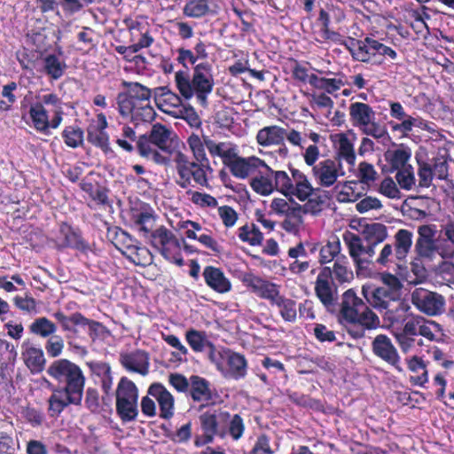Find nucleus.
I'll return each mask as SVG.
<instances>
[{
    "mask_svg": "<svg viewBox=\"0 0 454 454\" xmlns=\"http://www.w3.org/2000/svg\"><path fill=\"white\" fill-rule=\"evenodd\" d=\"M249 184L261 196H269L278 191L286 197H295L300 201L307 200L315 191L307 176L301 170L292 168L290 176L284 170L272 169L267 163L251 177Z\"/></svg>",
    "mask_w": 454,
    "mask_h": 454,
    "instance_id": "obj_1",
    "label": "nucleus"
},
{
    "mask_svg": "<svg viewBox=\"0 0 454 454\" xmlns=\"http://www.w3.org/2000/svg\"><path fill=\"white\" fill-rule=\"evenodd\" d=\"M175 83L184 99L195 97L197 103L206 107L215 83L213 66L207 61L195 65L192 77L187 71H177L175 74Z\"/></svg>",
    "mask_w": 454,
    "mask_h": 454,
    "instance_id": "obj_2",
    "label": "nucleus"
},
{
    "mask_svg": "<svg viewBox=\"0 0 454 454\" xmlns=\"http://www.w3.org/2000/svg\"><path fill=\"white\" fill-rule=\"evenodd\" d=\"M27 115L30 127L43 135L58 129L63 121V102L54 93L37 94L35 101L30 103Z\"/></svg>",
    "mask_w": 454,
    "mask_h": 454,
    "instance_id": "obj_3",
    "label": "nucleus"
},
{
    "mask_svg": "<svg viewBox=\"0 0 454 454\" xmlns=\"http://www.w3.org/2000/svg\"><path fill=\"white\" fill-rule=\"evenodd\" d=\"M122 85L128 89V93H120L117 97L120 114L130 117L136 123L152 121L156 113L151 106V90L138 82H123Z\"/></svg>",
    "mask_w": 454,
    "mask_h": 454,
    "instance_id": "obj_4",
    "label": "nucleus"
},
{
    "mask_svg": "<svg viewBox=\"0 0 454 454\" xmlns=\"http://www.w3.org/2000/svg\"><path fill=\"white\" fill-rule=\"evenodd\" d=\"M340 319L342 323L359 325L365 329L380 326L379 317L360 299L353 289L342 294Z\"/></svg>",
    "mask_w": 454,
    "mask_h": 454,
    "instance_id": "obj_5",
    "label": "nucleus"
},
{
    "mask_svg": "<svg viewBox=\"0 0 454 454\" xmlns=\"http://www.w3.org/2000/svg\"><path fill=\"white\" fill-rule=\"evenodd\" d=\"M348 112L352 125L364 134L376 139L387 136L386 128L376 121V113L368 104L362 102L351 103Z\"/></svg>",
    "mask_w": 454,
    "mask_h": 454,
    "instance_id": "obj_6",
    "label": "nucleus"
},
{
    "mask_svg": "<svg viewBox=\"0 0 454 454\" xmlns=\"http://www.w3.org/2000/svg\"><path fill=\"white\" fill-rule=\"evenodd\" d=\"M47 372L58 381L66 382L64 388L83 395L85 377L81 368L67 359L54 361Z\"/></svg>",
    "mask_w": 454,
    "mask_h": 454,
    "instance_id": "obj_7",
    "label": "nucleus"
},
{
    "mask_svg": "<svg viewBox=\"0 0 454 454\" xmlns=\"http://www.w3.org/2000/svg\"><path fill=\"white\" fill-rule=\"evenodd\" d=\"M138 389L129 379L123 377L116 389V411L123 422L133 421L138 415Z\"/></svg>",
    "mask_w": 454,
    "mask_h": 454,
    "instance_id": "obj_8",
    "label": "nucleus"
},
{
    "mask_svg": "<svg viewBox=\"0 0 454 454\" xmlns=\"http://www.w3.org/2000/svg\"><path fill=\"white\" fill-rule=\"evenodd\" d=\"M178 179L177 184L187 188L193 181L200 186L207 185V173L203 162L191 161L189 157L181 152H176L173 156Z\"/></svg>",
    "mask_w": 454,
    "mask_h": 454,
    "instance_id": "obj_9",
    "label": "nucleus"
},
{
    "mask_svg": "<svg viewBox=\"0 0 454 454\" xmlns=\"http://www.w3.org/2000/svg\"><path fill=\"white\" fill-rule=\"evenodd\" d=\"M150 244L168 261L178 266L184 264L181 244L172 231L165 226H160L151 232Z\"/></svg>",
    "mask_w": 454,
    "mask_h": 454,
    "instance_id": "obj_10",
    "label": "nucleus"
},
{
    "mask_svg": "<svg viewBox=\"0 0 454 454\" xmlns=\"http://www.w3.org/2000/svg\"><path fill=\"white\" fill-rule=\"evenodd\" d=\"M209 359L224 376L239 380L247 374V360L239 353L230 349L213 350L209 352Z\"/></svg>",
    "mask_w": 454,
    "mask_h": 454,
    "instance_id": "obj_11",
    "label": "nucleus"
},
{
    "mask_svg": "<svg viewBox=\"0 0 454 454\" xmlns=\"http://www.w3.org/2000/svg\"><path fill=\"white\" fill-rule=\"evenodd\" d=\"M342 239L348 250L356 269V274H362L364 265L371 262L375 255L373 245L363 241L362 238L351 231H345Z\"/></svg>",
    "mask_w": 454,
    "mask_h": 454,
    "instance_id": "obj_12",
    "label": "nucleus"
},
{
    "mask_svg": "<svg viewBox=\"0 0 454 454\" xmlns=\"http://www.w3.org/2000/svg\"><path fill=\"white\" fill-rule=\"evenodd\" d=\"M402 331L413 337L420 335L430 341H439L442 335L439 324L419 315L407 318Z\"/></svg>",
    "mask_w": 454,
    "mask_h": 454,
    "instance_id": "obj_13",
    "label": "nucleus"
},
{
    "mask_svg": "<svg viewBox=\"0 0 454 454\" xmlns=\"http://www.w3.org/2000/svg\"><path fill=\"white\" fill-rule=\"evenodd\" d=\"M174 134L169 128L157 123L152 128L149 140L140 139L138 141V149L142 155L149 156L153 153L152 145L157 146L164 152H169L173 144Z\"/></svg>",
    "mask_w": 454,
    "mask_h": 454,
    "instance_id": "obj_14",
    "label": "nucleus"
},
{
    "mask_svg": "<svg viewBox=\"0 0 454 454\" xmlns=\"http://www.w3.org/2000/svg\"><path fill=\"white\" fill-rule=\"evenodd\" d=\"M413 305L428 316H436L444 309V298L434 292L424 288H416L411 294Z\"/></svg>",
    "mask_w": 454,
    "mask_h": 454,
    "instance_id": "obj_15",
    "label": "nucleus"
},
{
    "mask_svg": "<svg viewBox=\"0 0 454 454\" xmlns=\"http://www.w3.org/2000/svg\"><path fill=\"white\" fill-rule=\"evenodd\" d=\"M311 172L317 184L325 188L333 186L338 178L345 174L341 163L331 159L321 160L314 165Z\"/></svg>",
    "mask_w": 454,
    "mask_h": 454,
    "instance_id": "obj_16",
    "label": "nucleus"
},
{
    "mask_svg": "<svg viewBox=\"0 0 454 454\" xmlns=\"http://www.w3.org/2000/svg\"><path fill=\"white\" fill-rule=\"evenodd\" d=\"M418 239L415 250L419 256L431 258L437 249V226L435 224H422L418 227Z\"/></svg>",
    "mask_w": 454,
    "mask_h": 454,
    "instance_id": "obj_17",
    "label": "nucleus"
},
{
    "mask_svg": "<svg viewBox=\"0 0 454 454\" xmlns=\"http://www.w3.org/2000/svg\"><path fill=\"white\" fill-rule=\"evenodd\" d=\"M315 293L325 307L332 306L336 300V287L330 267H323L319 271L315 282Z\"/></svg>",
    "mask_w": 454,
    "mask_h": 454,
    "instance_id": "obj_18",
    "label": "nucleus"
},
{
    "mask_svg": "<svg viewBox=\"0 0 454 454\" xmlns=\"http://www.w3.org/2000/svg\"><path fill=\"white\" fill-rule=\"evenodd\" d=\"M242 283L255 295L269 300L271 303L278 297L279 286L252 273H247L242 278Z\"/></svg>",
    "mask_w": 454,
    "mask_h": 454,
    "instance_id": "obj_19",
    "label": "nucleus"
},
{
    "mask_svg": "<svg viewBox=\"0 0 454 454\" xmlns=\"http://www.w3.org/2000/svg\"><path fill=\"white\" fill-rule=\"evenodd\" d=\"M266 162L256 156L239 157L236 156L231 161L229 168L231 173L237 178L246 179L251 176H254Z\"/></svg>",
    "mask_w": 454,
    "mask_h": 454,
    "instance_id": "obj_20",
    "label": "nucleus"
},
{
    "mask_svg": "<svg viewBox=\"0 0 454 454\" xmlns=\"http://www.w3.org/2000/svg\"><path fill=\"white\" fill-rule=\"evenodd\" d=\"M82 395L64 387H54L49 398V412L51 417L59 416L69 404L79 405Z\"/></svg>",
    "mask_w": 454,
    "mask_h": 454,
    "instance_id": "obj_21",
    "label": "nucleus"
},
{
    "mask_svg": "<svg viewBox=\"0 0 454 454\" xmlns=\"http://www.w3.org/2000/svg\"><path fill=\"white\" fill-rule=\"evenodd\" d=\"M349 51L354 59L380 65L382 59L378 56V41L366 37L364 41H353Z\"/></svg>",
    "mask_w": 454,
    "mask_h": 454,
    "instance_id": "obj_22",
    "label": "nucleus"
},
{
    "mask_svg": "<svg viewBox=\"0 0 454 454\" xmlns=\"http://www.w3.org/2000/svg\"><path fill=\"white\" fill-rule=\"evenodd\" d=\"M154 101L158 108L173 117L180 114L184 106L181 98L167 87H158L153 90Z\"/></svg>",
    "mask_w": 454,
    "mask_h": 454,
    "instance_id": "obj_23",
    "label": "nucleus"
},
{
    "mask_svg": "<svg viewBox=\"0 0 454 454\" xmlns=\"http://www.w3.org/2000/svg\"><path fill=\"white\" fill-rule=\"evenodd\" d=\"M229 418L230 414L227 411H221L215 413L206 412L202 414L200 419L205 436L204 440L201 442L197 440L196 444L201 445L211 442L215 434H219L223 437L225 435V432L218 429V424L226 422Z\"/></svg>",
    "mask_w": 454,
    "mask_h": 454,
    "instance_id": "obj_24",
    "label": "nucleus"
},
{
    "mask_svg": "<svg viewBox=\"0 0 454 454\" xmlns=\"http://www.w3.org/2000/svg\"><path fill=\"white\" fill-rule=\"evenodd\" d=\"M362 294L371 306L380 311L385 310L402 296L381 287L372 289L370 286H362Z\"/></svg>",
    "mask_w": 454,
    "mask_h": 454,
    "instance_id": "obj_25",
    "label": "nucleus"
},
{
    "mask_svg": "<svg viewBox=\"0 0 454 454\" xmlns=\"http://www.w3.org/2000/svg\"><path fill=\"white\" fill-rule=\"evenodd\" d=\"M372 351L373 353L391 364L398 371H402L400 367V356L391 340L384 334L377 335L372 341Z\"/></svg>",
    "mask_w": 454,
    "mask_h": 454,
    "instance_id": "obj_26",
    "label": "nucleus"
},
{
    "mask_svg": "<svg viewBox=\"0 0 454 454\" xmlns=\"http://www.w3.org/2000/svg\"><path fill=\"white\" fill-rule=\"evenodd\" d=\"M148 395L158 402L160 418L170 419L174 415V397L163 385L160 383L151 385L148 389Z\"/></svg>",
    "mask_w": 454,
    "mask_h": 454,
    "instance_id": "obj_27",
    "label": "nucleus"
},
{
    "mask_svg": "<svg viewBox=\"0 0 454 454\" xmlns=\"http://www.w3.org/2000/svg\"><path fill=\"white\" fill-rule=\"evenodd\" d=\"M107 121L102 113L97 114L96 119L91 120L87 129V138L90 143L100 148H107L109 137L106 131Z\"/></svg>",
    "mask_w": 454,
    "mask_h": 454,
    "instance_id": "obj_28",
    "label": "nucleus"
},
{
    "mask_svg": "<svg viewBox=\"0 0 454 454\" xmlns=\"http://www.w3.org/2000/svg\"><path fill=\"white\" fill-rule=\"evenodd\" d=\"M202 276L207 286L218 294H226L231 290V282L219 268L207 266Z\"/></svg>",
    "mask_w": 454,
    "mask_h": 454,
    "instance_id": "obj_29",
    "label": "nucleus"
},
{
    "mask_svg": "<svg viewBox=\"0 0 454 454\" xmlns=\"http://www.w3.org/2000/svg\"><path fill=\"white\" fill-rule=\"evenodd\" d=\"M335 145L336 153L339 160H344L353 166L356 162V153L354 149L355 137L346 133H338L332 137Z\"/></svg>",
    "mask_w": 454,
    "mask_h": 454,
    "instance_id": "obj_30",
    "label": "nucleus"
},
{
    "mask_svg": "<svg viewBox=\"0 0 454 454\" xmlns=\"http://www.w3.org/2000/svg\"><path fill=\"white\" fill-rule=\"evenodd\" d=\"M120 361L123 367L130 372L146 375L149 372V356L143 350L137 349L121 355Z\"/></svg>",
    "mask_w": 454,
    "mask_h": 454,
    "instance_id": "obj_31",
    "label": "nucleus"
},
{
    "mask_svg": "<svg viewBox=\"0 0 454 454\" xmlns=\"http://www.w3.org/2000/svg\"><path fill=\"white\" fill-rule=\"evenodd\" d=\"M205 145L212 157H220L228 167L238 154V149L231 142H215L205 137Z\"/></svg>",
    "mask_w": 454,
    "mask_h": 454,
    "instance_id": "obj_32",
    "label": "nucleus"
},
{
    "mask_svg": "<svg viewBox=\"0 0 454 454\" xmlns=\"http://www.w3.org/2000/svg\"><path fill=\"white\" fill-rule=\"evenodd\" d=\"M22 358L25 364L33 373H38L43 370L45 358L41 348L25 342L22 344Z\"/></svg>",
    "mask_w": 454,
    "mask_h": 454,
    "instance_id": "obj_33",
    "label": "nucleus"
},
{
    "mask_svg": "<svg viewBox=\"0 0 454 454\" xmlns=\"http://www.w3.org/2000/svg\"><path fill=\"white\" fill-rule=\"evenodd\" d=\"M384 158L392 171H397L405 168V167L411 166L409 163L411 158V150L403 145L387 150L384 153Z\"/></svg>",
    "mask_w": 454,
    "mask_h": 454,
    "instance_id": "obj_34",
    "label": "nucleus"
},
{
    "mask_svg": "<svg viewBox=\"0 0 454 454\" xmlns=\"http://www.w3.org/2000/svg\"><path fill=\"white\" fill-rule=\"evenodd\" d=\"M270 211L278 215L301 221V206L293 200L274 198L270 205Z\"/></svg>",
    "mask_w": 454,
    "mask_h": 454,
    "instance_id": "obj_35",
    "label": "nucleus"
},
{
    "mask_svg": "<svg viewBox=\"0 0 454 454\" xmlns=\"http://www.w3.org/2000/svg\"><path fill=\"white\" fill-rule=\"evenodd\" d=\"M286 137V129L277 126L261 129L256 135L257 143L264 147L280 145Z\"/></svg>",
    "mask_w": 454,
    "mask_h": 454,
    "instance_id": "obj_36",
    "label": "nucleus"
},
{
    "mask_svg": "<svg viewBox=\"0 0 454 454\" xmlns=\"http://www.w3.org/2000/svg\"><path fill=\"white\" fill-rule=\"evenodd\" d=\"M190 395L196 402H208L212 398L209 382L202 377L192 375L190 377Z\"/></svg>",
    "mask_w": 454,
    "mask_h": 454,
    "instance_id": "obj_37",
    "label": "nucleus"
},
{
    "mask_svg": "<svg viewBox=\"0 0 454 454\" xmlns=\"http://www.w3.org/2000/svg\"><path fill=\"white\" fill-rule=\"evenodd\" d=\"M399 121L400 122L390 121L389 125L392 131L399 133L403 137H409L414 128H418L422 130L428 129L427 121L419 117L408 115Z\"/></svg>",
    "mask_w": 454,
    "mask_h": 454,
    "instance_id": "obj_38",
    "label": "nucleus"
},
{
    "mask_svg": "<svg viewBox=\"0 0 454 454\" xmlns=\"http://www.w3.org/2000/svg\"><path fill=\"white\" fill-rule=\"evenodd\" d=\"M410 309L411 306L403 301L401 296L395 301L391 302V305L383 310L384 317L391 324L405 321Z\"/></svg>",
    "mask_w": 454,
    "mask_h": 454,
    "instance_id": "obj_39",
    "label": "nucleus"
},
{
    "mask_svg": "<svg viewBox=\"0 0 454 454\" xmlns=\"http://www.w3.org/2000/svg\"><path fill=\"white\" fill-rule=\"evenodd\" d=\"M185 340L194 352H203L207 348H209L210 352L216 350L215 346L208 340L205 332L190 329L185 333Z\"/></svg>",
    "mask_w": 454,
    "mask_h": 454,
    "instance_id": "obj_40",
    "label": "nucleus"
},
{
    "mask_svg": "<svg viewBox=\"0 0 454 454\" xmlns=\"http://www.w3.org/2000/svg\"><path fill=\"white\" fill-rule=\"evenodd\" d=\"M363 236L366 243L373 245V247L376 248L377 245L387 238V230L384 224L373 223L364 226Z\"/></svg>",
    "mask_w": 454,
    "mask_h": 454,
    "instance_id": "obj_41",
    "label": "nucleus"
},
{
    "mask_svg": "<svg viewBox=\"0 0 454 454\" xmlns=\"http://www.w3.org/2000/svg\"><path fill=\"white\" fill-rule=\"evenodd\" d=\"M413 233L406 229H400L394 236V247L397 255L404 261L412 247Z\"/></svg>",
    "mask_w": 454,
    "mask_h": 454,
    "instance_id": "obj_42",
    "label": "nucleus"
},
{
    "mask_svg": "<svg viewBox=\"0 0 454 454\" xmlns=\"http://www.w3.org/2000/svg\"><path fill=\"white\" fill-rule=\"evenodd\" d=\"M212 12L207 0H187L183 7L184 16L200 19Z\"/></svg>",
    "mask_w": 454,
    "mask_h": 454,
    "instance_id": "obj_43",
    "label": "nucleus"
},
{
    "mask_svg": "<svg viewBox=\"0 0 454 454\" xmlns=\"http://www.w3.org/2000/svg\"><path fill=\"white\" fill-rule=\"evenodd\" d=\"M154 215L149 211L135 212L132 215L133 227L145 237L151 234V231L154 225Z\"/></svg>",
    "mask_w": 454,
    "mask_h": 454,
    "instance_id": "obj_44",
    "label": "nucleus"
},
{
    "mask_svg": "<svg viewBox=\"0 0 454 454\" xmlns=\"http://www.w3.org/2000/svg\"><path fill=\"white\" fill-rule=\"evenodd\" d=\"M403 262H404V260L397 255L395 247L389 243L383 246L375 259L376 264L385 268H390L392 265L399 266V263Z\"/></svg>",
    "mask_w": 454,
    "mask_h": 454,
    "instance_id": "obj_45",
    "label": "nucleus"
},
{
    "mask_svg": "<svg viewBox=\"0 0 454 454\" xmlns=\"http://www.w3.org/2000/svg\"><path fill=\"white\" fill-rule=\"evenodd\" d=\"M341 250L340 241L334 237L329 239L325 245L319 249L318 262L320 264H326L338 258Z\"/></svg>",
    "mask_w": 454,
    "mask_h": 454,
    "instance_id": "obj_46",
    "label": "nucleus"
},
{
    "mask_svg": "<svg viewBox=\"0 0 454 454\" xmlns=\"http://www.w3.org/2000/svg\"><path fill=\"white\" fill-rule=\"evenodd\" d=\"M310 106L314 110H325V117H330L334 107L333 100L325 92L308 94Z\"/></svg>",
    "mask_w": 454,
    "mask_h": 454,
    "instance_id": "obj_47",
    "label": "nucleus"
},
{
    "mask_svg": "<svg viewBox=\"0 0 454 454\" xmlns=\"http://www.w3.org/2000/svg\"><path fill=\"white\" fill-rule=\"evenodd\" d=\"M332 276L340 283L350 282L353 279V271L348 267V258L345 255L338 257L333 268H331Z\"/></svg>",
    "mask_w": 454,
    "mask_h": 454,
    "instance_id": "obj_48",
    "label": "nucleus"
},
{
    "mask_svg": "<svg viewBox=\"0 0 454 454\" xmlns=\"http://www.w3.org/2000/svg\"><path fill=\"white\" fill-rule=\"evenodd\" d=\"M238 236L241 241L250 246H259L263 240V234L254 223L245 224L239 228Z\"/></svg>",
    "mask_w": 454,
    "mask_h": 454,
    "instance_id": "obj_49",
    "label": "nucleus"
},
{
    "mask_svg": "<svg viewBox=\"0 0 454 454\" xmlns=\"http://www.w3.org/2000/svg\"><path fill=\"white\" fill-rule=\"evenodd\" d=\"M272 304L278 307L279 313L285 321H295L297 317V309L294 301L279 294L278 297L272 302Z\"/></svg>",
    "mask_w": 454,
    "mask_h": 454,
    "instance_id": "obj_50",
    "label": "nucleus"
},
{
    "mask_svg": "<svg viewBox=\"0 0 454 454\" xmlns=\"http://www.w3.org/2000/svg\"><path fill=\"white\" fill-rule=\"evenodd\" d=\"M310 85L317 90H324L325 93L333 94L344 86V82L337 78L312 77Z\"/></svg>",
    "mask_w": 454,
    "mask_h": 454,
    "instance_id": "obj_51",
    "label": "nucleus"
},
{
    "mask_svg": "<svg viewBox=\"0 0 454 454\" xmlns=\"http://www.w3.org/2000/svg\"><path fill=\"white\" fill-rule=\"evenodd\" d=\"M32 333L42 338L51 337L57 331L56 325L47 317H42L36 318L29 326Z\"/></svg>",
    "mask_w": 454,
    "mask_h": 454,
    "instance_id": "obj_52",
    "label": "nucleus"
},
{
    "mask_svg": "<svg viewBox=\"0 0 454 454\" xmlns=\"http://www.w3.org/2000/svg\"><path fill=\"white\" fill-rule=\"evenodd\" d=\"M43 68L52 79L60 78L66 69V64L55 55H48L43 59Z\"/></svg>",
    "mask_w": 454,
    "mask_h": 454,
    "instance_id": "obj_53",
    "label": "nucleus"
},
{
    "mask_svg": "<svg viewBox=\"0 0 454 454\" xmlns=\"http://www.w3.org/2000/svg\"><path fill=\"white\" fill-rule=\"evenodd\" d=\"M65 144L71 148H77L83 144V131L76 126H68L62 131Z\"/></svg>",
    "mask_w": 454,
    "mask_h": 454,
    "instance_id": "obj_54",
    "label": "nucleus"
},
{
    "mask_svg": "<svg viewBox=\"0 0 454 454\" xmlns=\"http://www.w3.org/2000/svg\"><path fill=\"white\" fill-rule=\"evenodd\" d=\"M318 20L321 24L320 29L317 32L318 41H333L338 42L340 40V35L330 31L329 29V15L326 12L322 10L319 13Z\"/></svg>",
    "mask_w": 454,
    "mask_h": 454,
    "instance_id": "obj_55",
    "label": "nucleus"
},
{
    "mask_svg": "<svg viewBox=\"0 0 454 454\" xmlns=\"http://www.w3.org/2000/svg\"><path fill=\"white\" fill-rule=\"evenodd\" d=\"M79 242V237L71 227L66 223L60 225L59 233L56 239L59 247H74Z\"/></svg>",
    "mask_w": 454,
    "mask_h": 454,
    "instance_id": "obj_56",
    "label": "nucleus"
},
{
    "mask_svg": "<svg viewBox=\"0 0 454 454\" xmlns=\"http://www.w3.org/2000/svg\"><path fill=\"white\" fill-rule=\"evenodd\" d=\"M125 256L136 265L145 266L151 263L153 256L150 251L144 247H138L137 244L131 247V250Z\"/></svg>",
    "mask_w": 454,
    "mask_h": 454,
    "instance_id": "obj_57",
    "label": "nucleus"
},
{
    "mask_svg": "<svg viewBox=\"0 0 454 454\" xmlns=\"http://www.w3.org/2000/svg\"><path fill=\"white\" fill-rule=\"evenodd\" d=\"M354 182H346L335 186L337 192L336 199L340 202H354L359 198V193L356 192Z\"/></svg>",
    "mask_w": 454,
    "mask_h": 454,
    "instance_id": "obj_58",
    "label": "nucleus"
},
{
    "mask_svg": "<svg viewBox=\"0 0 454 454\" xmlns=\"http://www.w3.org/2000/svg\"><path fill=\"white\" fill-rule=\"evenodd\" d=\"M395 180L400 188L405 191H411L416 184V178L412 166L399 169L395 174Z\"/></svg>",
    "mask_w": 454,
    "mask_h": 454,
    "instance_id": "obj_59",
    "label": "nucleus"
},
{
    "mask_svg": "<svg viewBox=\"0 0 454 454\" xmlns=\"http://www.w3.org/2000/svg\"><path fill=\"white\" fill-rule=\"evenodd\" d=\"M406 363L409 370L413 372H418L420 370L423 371V373L420 376H418L416 379V383L418 385L423 386L428 382V373L426 369L427 365L421 357L417 356L407 357Z\"/></svg>",
    "mask_w": 454,
    "mask_h": 454,
    "instance_id": "obj_60",
    "label": "nucleus"
},
{
    "mask_svg": "<svg viewBox=\"0 0 454 454\" xmlns=\"http://www.w3.org/2000/svg\"><path fill=\"white\" fill-rule=\"evenodd\" d=\"M377 192L391 200H399L402 197L396 183L391 177L382 179L377 188Z\"/></svg>",
    "mask_w": 454,
    "mask_h": 454,
    "instance_id": "obj_61",
    "label": "nucleus"
},
{
    "mask_svg": "<svg viewBox=\"0 0 454 454\" xmlns=\"http://www.w3.org/2000/svg\"><path fill=\"white\" fill-rule=\"evenodd\" d=\"M187 143L191 151L193 153V156L198 162H206L207 163V159L205 153V137L203 140L195 134H192L189 137Z\"/></svg>",
    "mask_w": 454,
    "mask_h": 454,
    "instance_id": "obj_62",
    "label": "nucleus"
},
{
    "mask_svg": "<svg viewBox=\"0 0 454 454\" xmlns=\"http://www.w3.org/2000/svg\"><path fill=\"white\" fill-rule=\"evenodd\" d=\"M12 301L16 308L23 312L28 314L37 313V302L28 294H26L24 296L17 295L12 299Z\"/></svg>",
    "mask_w": 454,
    "mask_h": 454,
    "instance_id": "obj_63",
    "label": "nucleus"
},
{
    "mask_svg": "<svg viewBox=\"0 0 454 454\" xmlns=\"http://www.w3.org/2000/svg\"><path fill=\"white\" fill-rule=\"evenodd\" d=\"M357 177L362 184L370 185L378 177V172L371 163L363 161L358 165Z\"/></svg>",
    "mask_w": 454,
    "mask_h": 454,
    "instance_id": "obj_64",
    "label": "nucleus"
}]
</instances>
